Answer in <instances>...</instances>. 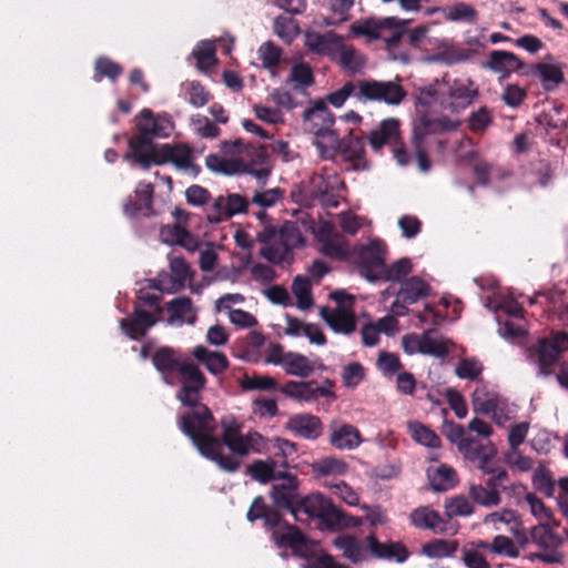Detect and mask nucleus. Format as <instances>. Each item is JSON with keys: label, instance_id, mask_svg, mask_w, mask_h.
Returning <instances> with one entry per match:
<instances>
[{"label": "nucleus", "instance_id": "obj_1", "mask_svg": "<svg viewBox=\"0 0 568 568\" xmlns=\"http://www.w3.org/2000/svg\"><path fill=\"white\" fill-rule=\"evenodd\" d=\"M293 516L298 521L316 518L327 530L356 528L363 523V518L344 513L320 493L301 497Z\"/></svg>", "mask_w": 568, "mask_h": 568}, {"label": "nucleus", "instance_id": "obj_2", "mask_svg": "<svg viewBox=\"0 0 568 568\" xmlns=\"http://www.w3.org/2000/svg\"><path fill=\"white\" fill-rule=\"evenodd\" d=\"M183 406L189 409L178 417V427L204 457L205 454L211 453V446L217 445L214 434L215 418L211 409L201 402Z\"/></svg>", "mask_w": 568, "mask_h": 568}, {"label": "nucleus", "instance_id": "obj_3", "mask_svg": "<svg viewBox=\"0 0 568 568\" xmlns=\"http://www.w3.org/2000/svg\"><path fill=\"white\" fill-rule=\"evenodd\" d=\"M566 351H568V333L551 331L549 336L538 338L528 346L526 354L529 363L537 368L538 375L546 377L555 373Z\"/></svg>", "mask_w": 568, "mask_h": 568}, {"label": "nucleus", "instance_id": "obj_4", "mask_svg": "<svg viewBox=\"0 0 568 568\" xmlns=\"http://www.w3.org/2000/svg\"><path fill=\"white\" fill-rule=\"evenodd\" d=\"M405 24H410L409 19L398 17L368 18L352 24L355 36L367 37L368 40H382L387 49L398 47L405 38Z\"/></svg>", "mask_w": 568, "mask_h": 568}, {"label": "nucleus", "instance_id": "obj_5", "mask_svg": "<svg viewBox=\"0 0 568 568\" xmlns=\"http://www.w3.org/2000/svg\"><path fill=\"white\" fill-rule=\"evenodd\" d=\"M220 149L224 155L234 156L235 161L243 162L244 170L241 171V174H251L260 181L266 180L271 174V169L267 166L268 146L244 144L241 139H236L221 142Z\"/></svg>", "mask_w": 568, "mask_h": 568}, {"label": "nucleus", "instance_id": "obj_6", "mask_svg": "<svg viewBox=\"0 0 568 568\" xmlns=\"http://www.w3.org/2000/svg\"><path fill=\"white\" fill-rule=\"evenodd\" d=\"M445 89L437 92V101L440 106L450 112L458 114L473 105L480 95L478 85L469 78L449 79L443 77Z\"/></svg>", "mask_w": 568, "mask_h": 568}, {"label": "nucleus", "instance_id": "obj_7", "mask_svg": "<svg viewBox=\"0 0 568 568\" xmlns=\"http://www.w3.org/2000/svg\"><path fill=\"white\" fill-rule=\"evenodd\" d=\"M460 125L459 120L450 119L446 115L436 119H429L424 115L419 120V125L413 129L410 146L415 152L418 168L422 172H428L432 162L425 148V138L432 133H443L456 131Z\"/></svg>", "mask_w": 568, "mask_h": 568}, {"label": "nucleus", "instance_id": "obj_8", "mask_svg": "<svg viewBox=\"0 0 568 568\" xmlns=\"http://www.w3.org/2000/svg\"><path fill=\"white\" fill-rule=\"evenodd\" d=\"M367 139L374 151H381L386 144L392 145L393 156L396 162L402 166H406L409 163V152L400 141L399 120L395 118L383 120L378 128L369 132Z\"/></svg>", "mask_w": 568, "mask_h": 568}, {"label": "nucleus", "instance_id": "obj_9", "mask_svg": "<svg viewBox=\"0 0 568 568\" xmlns=\"http://www.w3.org/2000/svg\"><path fill=\"white\" fill-rule=\"evenodd\" d=\"M305 130L327 144L338 142V132L333 129L335 116L324 100H316L311 108L303 112Z\"/></svg>", "mask_w": 568, "mask_h": 568}, {"label": "nucleus", "instance_id": "obj_10", "mask_svg": "<svg viewBox=\"0 0 568 568\" xmlns=\"http://www.w3.org/2000/svg\"><path fill=\"white\" fill-rule=\"evenodd\" d=\"M359 102H383L388 105L400 104L407 95L399 81L359 80L357 90Z\"/></svg>", "mask_w": 568, "mask_h": 568}, {"label": "nucleus", "instance_id": "obj_11", "mask_svg": "<svg viewBox=\"0 0 568 568\" xmlns=\"http://www.w3.org/2000/svg\"><path fill=\"white\" fill-rule=\"evenodd\" d=\"M386 253V244L378 239L358 246L356 260L361 275L371 282L382 280L383 273H385Z\"/></svg>", "mask_w": 568, "mask_h": 568}, {"label": "nucleus", "instance_id": "obj_12", "mask_svg": "<svg viewBox=\"0 0 568 568\" xmlns=\"http://www.w3.org/2000/svg\"><path fill=\"white\" fill-rule=\"evenodd\" d=\"M221 436L215 435L217 445L211 446V453L205 454L204 457L215 462L221 469L233 473L240 468L241 463L234 456L223 455L222 449L223 446L242 434V424L233 417H226L221 420Z\"/></svg>", "mask_w": 568, "mask_h": 568}, {"label": "nucleus", "instance_id": "obj_13", "mask_svg": "<svg viewBox=\"0 0 568 568\" xmlns=\"http://www.w3.org/2000/svg\"><path fill=\"white\" fill-rule=\"evenodd\" d=\"M176 399L181 405H194L202 399V392L206 386V377L199 366L190 358L180 367Z\"/></svg>", "mask_w": 568, "mask_h": 568}, {"label": "nucleus", "instance_id": "obj_14", "mask_svg": "<svg viewBox=\"0 0 568 568\" xmlns=\"http://www.w3.org/2000/svg\"><path fill=\"white\" fill-rule=\"evenodd\" d=\"M271 539L277 548H290L295 555L307 557L308 539L303 531L281 516L276 527L268 528Z\"/></svg>", "mask_w": 568, "mask_h": 568}, {"label": "nucleus", "instance_id": "obj_15", "mask_svg": "<svg viewBox=\"0 0 568 568\" xmlns=\"http://www.w3.org/2000/svg\"><path fill=\"white\" fill-rule=\"evenodd\" d=\"M277 479L281 483L274 484L271 490V497L276 509L288 510L292 515L295 513L298 500V480L295 475L280 474Z\"/></svg>", "mask_w": 568, "mask_h": 568}, {"label": "nucleus", "instance_id": "obj_16", "mask_svg": "<svg viewBox=\"0 0 568 568\" xmlns=\"http://www.w3.org/2000/svg\"><path fill=\"white\" fill-rule=\"evenodd\" d=\"M280 392L286 397L305 403L315 402L321 397L332 399L336 397L333 390H328L325 386H318L315 381H287L281 386Z\"/></svg>", "mask_w": 568, "mask_h": 568}, {"label": "nucleus", "instance_id": "obj_17", "mask_svg": "<svg viewBox=\"0 0 568 568\" xmlns=\"http://www.w3.org/2000/svg\"><path fill=\"white\" fill-rule=\"evenodd\" d=\"M130 152L125 154V159L133 160L144 170L152 164L161 165V145L158 148L153 143V139L133 135L128 141Z\"/></svg>", "mask_w": 568, "mask_h": 568}, {"label": "nucleus", "instance_id": "obj_18", "mask_svg": "<svg viewBox=\"0 0 568 568\" xmlns=\"http://www.w3.org/2000/svg\"><path fill=\"white\" fill-rule=\"evenodd\" d=\"M552 526L554 524H539L531 529L532 541L546 550L536 554L535 557L547 564L561 561V555L557 551L561 539L551 530Z\"/></svg>", "mask_w": 568, "mask_h": 568}, {"label": "nucleus", "instance_id": "obj_19", "mask_svg": "<svg viewBox=\"0 0 568 568\" xmlns=\"http://www.w3.org/2000/svg\"><path fill=\"white\" fill-rule=\"evenodd\" d=\"M136 134L150 139L168 138L173 129V123L166 115L154 116L152 111L143 109L134 119Z\"/></svg>", "mask_w": 568, "mask_h": 568}, {"label": "nucleus", "instance_id": "obj_20", "mask_svg": "<svg viewBox=\"0 0 568 568\" xmlns=\"http://www.w3.org/2000/svg\"><path fill=\"white\" fill-rule=\"evenodd\" d=\"M189 357L181 356L178 349L170 346H161L155 349L151 356L154 368L163 376V381L169 385H174L170 379V375L178 373L183 363H186Z\"/></svg>", "mask_w": 568, "mask_h": 568}, {"label": "nucleus", "instance_id": "obj_21", "mask_svg": "<svg viewBox=\"0 0 568 568\" xmlns=\"http://www.w3.org/2000/svg\"><path fill=\"white\" fill-rule=\"evenodd\" d=\"M154 189L149 182H139L135 190L134 196L129 197L123 205V212L129 217L151 216L153 212Z\"/></svg>", "mask_w": 568, "mask_h": 568}, {"label": "nucleus", "instance_id": "obj_22", "mask_svg": "<svg viewBox=\"0 0 568 568\" xmlns=\"http://www.w3.org/2000/svg\"><path fill=\"white\" fill-rule=\"evenodd\" d=\"M158 322L156 314H153L139 303H134L133 312L128 318L120 320V327L131 339H138L146 334Z\"/></svg>", "mask_w": 568, "mask_h": 568}, {"label": "nucleus", "instance_id": "obj_23", "mask_svg": "<svg viewBox=\"0 0 568 568\" xmlns=\"http://www.w3.org/2000/svg\"><path fill=\"white\" fill-rule=\"evenodd\" d=\"M317 241L321 243V252L331 258H342L348 253V243L345 237L335 232L334 226L324 222L320 225L316 233Z\"/></svg>", "mask_w": 568, "mask_h": 568}, {"label": "nucleus", "instance_id": "obj_24", "mask_svg": "<svg viewBox=\"0 0 568 568\" xmlns=\"http://www.w3.org/2000/svg\"><path fill=\"white\" fill-rule=\"evenodd\" d=\"M430 332L432 331H428L424 333L422 336L405 335L403 337V347L405 352L408 354L418 352L435 357L446 356L449 351L447 343L442 339L432 338L429 336Z\"/></svg>", "mask_w": 568, "mask_h": 568}, {"label": "nucleus", "instance_id": "obj_25", "mask_svg": "<svg viewBox=\"0 0 568 568\" xmlns=\"http://www.w3.org/2000/svg\"><path fill=\"white\" fill-rule=\"evenodd\" d=\"M285 427L295 436L307 440H315L323 433V423L320 417L310 413L292 415L287 419Z\"/></svg>", "mask_w": 568, "mask_h": 568}, {"label": "nucleus", "instance_id": "obj_26", "mask_svg": "<svg viewBox=\"0 0 568 568\" xmlns=\"http://www.w3.org/2000/svg\"><path fill=\"white\" fill-rule=\"evenodd\" d=\"M321 316L337 334L351 335L356 331L357 320L352 308L337 306L334 310L323 307Z\"/></svg>", "mask_w": 568, "mask_h": 568}, {"label": "nucleus", "instance_id": "obj_27", "mask_svg": "<svg viewBox=\"0 0 568 568\" xmlns=\"http://www.w3.org/2000/svg\"><path fill=\"white\" fill-rule=\"evenodd\" d=\"M166 162H172L178 169L186 171L193 176H196L201 171V168L193 162L191 149L185 144H178L174 146L170 144H162L161 164Z\"/></svg>", "mask_w": 568, "mask_h": 568}, {"label": "nucleus", "instance_id": "obj_28", "mask_svg": "<svg viewBox=\"0 0 568 568\" xmlns=\"http://www.w3.org/2000/svg\"><path fill=\"white\" fill-rule=\"evenodd\" d=\"M486 68L494 73L500 74V79H506L513 72L525 71V63L513 52L504 50H494L489 53Z\"/></svg>", "mask_w": 568, "mask_h": 568}, {"label": "nucleus", "instance_id": "obj_29", "mask_svg": "<svg viewBox=\"0 0 568 568\" xmlns=\"http://www.w3.org/2000/svg\"><path fill=\"white\" fill-rule=\"evenodd\" d=\"M410 524L422 530H432L434 534H444L447 530V520L437 510L428 506H419L409 514Z\"/></svg>", "mask_w": 568, "mask_h": 568}, {"label": "nucleus", "instance_id": "obj_30", "mask_svg": "<svg viewBox=\"0 0 568 568\" xmlns=\"http://www.w3.org/2000/svg\"><path fill=\"white\" fill-rule=\"evenodd\" d=\"M160 237L165 244L179 245L190 252L196 251L200 246L199 237L192 234L184 225H163L160 229Z\"/></svg>", "mask_w": 568, "mask_h": 568}, {"label": "nucleus", "instance_id": "obj_31", "mask_svg": "<svg viewBox=\"0 0 568 568\" xmlns=\"http://www.w3.org/2000/svg\"><path fill=\"white\" fill-rule=\"evenodd\" d=\"M246 519L250 523L262 519L263 527L268 530V528L276 527L281 523V513L278 509L266 505L263 496H256L246 513Z\"/></svg>", "mask_w": 568, "mask_h": 568}, {"label": "nucleus", "instance_id": "obj_32", "mask_svg": "<svg viewBox=\"0 0 568 568\" xmlns=\"http://www.w3.org/2000/svg\"><path fill=\"white\" fill-rule=\"evenodd\" d=\"M192 356L213 375H219L229 367V359L223 353L212 352L203 345L195 346Z\"/></svg>", "mask_w": 568, "mask_h": 568}, {"label": "nucleus", "instance_id": "obj_33", "mask_svg": "<svg viewBox=\"0 0 568 568\" xmlns=\"http://www.w3.org/2000/svg\"><path fill=\"white\" fill-rule=\"evenodd\" d=\"M537 74L545 90L550 91L565 81V75L558 65L538 62L529 67V70L523 71V74Z\"/></svg>", "mask_w": 568, "mask_h": 568}, {"label": "nucleus", "instance_id": "obj_34", "mask_svg": "<svg viewBox=\"0 0 568 568\" xmlns=\"http://www.w3.org/2000/svg\"><path fill=\"white\" fill-rule=\"evenodd\" d=\"M329 443L337 449L351 450L361 445L362 437L359 430L355 426L351 424H343L333 430Z\"/></svg>", "mask_w": 568, "mask_h": 568}, {"label": "nucleus", "instance_id": "obj_35", "mask_svg": "<svg viewBox=\"0 0 568 568\" xmlns=\"http://www.w3.org/2000/svg\"><path fill=\"white\" fill-rule=\"evenodd\" d=\"M312 474L316 478L328 476H343L348 470V464L338 457L326 456L311 464Z\"/></svg>", "mask_w": 568, "mask_h": 568}, {"label": "nucleus", "instance_id": "obj_36", "mask_svg": "<svg viewBox=\"0 0 568 568\" xmlns=\"http://www.w3.org/2000/svg\"><path fill=\"white\" fill-rule=\"evenodd\" d=\"M282 367L287 375L306 378L315 371L316 362H311L300 353L288 352Z\"/></svg>", "mask_w": 568, "mask_h": 568}, {"label": "nucleus", "instance_id": "obj_37", "mask_svg": "<svg viewBox=\"0 0 568 568\" xmlns=\"http://www.w3.org/2000/svg\"><path fill=\"white\" fill-rule=\"evenodd\" d=\"M430 286L420 277L412 276L402 282L398 296L404 303L414 304L419 298L428 296Z\"/></svg>", "mask_w": 568, "mask_h": 568}, {"label": "nucleus", "instance_id": "obj_38", "mask_svg": "<svg viewBox=\"0 0 568 568\" xmlns=\"http://www.w3.org/2000/svg\"><path fill=\"white\" fill-rule=\"evenodd\" d=\"M328 145L332 148H338L347 161H359L364 159V139L361 135H355L353 130H349L346 138L341 139L338 136L337 143Z\"/></svg>", "mask_w": 568, "mask_h": 568}, {"label": "nucleus", "instance_id": "obj_39", "mask_svg": "<svg viewBox=\"0 0 568 568\" xmlns=\"http://www.w3.org/2000/svg\"><path fill=\"white\" fill-rule=\"evenodd\" d=\"M261 442L262 435L255 430H250L245 435L241 434L225 446L233 455L244 457L251 452H258Z\"/></svg>", "mask_w": 568, "mask_h": 568}, {"label": "nucleus", "instance_id": "obj_40", "mask_svg": "<svg viewBox=\"0 0 568 568\" xmlns=\"http://www.w3.org/2000/svg\"><path fill=\"white\" fill-rule=\"evenodd\" d=\"M205 165L212 172L225 175L241 174V171L244 170L243 162L235 161L234 156H232V159H225L213 153L205 158Z\"/></svg>", "mask_w": 568, "mask_h": 568}, {"label": "nucleus", "instance_id": "obj_41", "mask_svg": "<svg viewBox=\"0 0 568 568\" xmlns=\"http://www.w3.org/2000/svg\"><path fill=\"white\" fill-rule=\"evenodd\" d=\"M458 549L456 540L433 539L422 546V554L428 558L452 557Z\"/></svg>", "mask_w": 568, "mask_h": 568}, {"label": "nucleus", "instance_id": "obj_42", "mask_svg": "<svg viewBox=\"0 0 568 568\" xmlns=\"http://www.w3.org/2000/svg\"><path fill=\"white\" fill-rule=\"evenodd\" d=\"M123 73L121 64L112 61L110 58L101 55L94 61L93 80L100 82L103 78H108L111 82H115Z\"/></svg>", "mask_w": 568, "mask_h": 568}, {"label": "nucleus", "instance_id": "obj_43", "mask_svg": "<svg viewBox=\"0 0 568 568\" xmlns=\"http://www.w3.org/2000/svg\"><path fill=\"white\" fill-rule=\"evenodd\" d=\"M495 448L496 447L490 442L484 444L474 437H469L467 440H463V443L459 444L458 452L465 459L471 463H477L481 456L488 454Z\"/></svg>", "mask_w": 568, "mask_h": 568}, {"label": "nucleus", "instance_id": "obj_44", "mask_svg": "<svg viewBox=\"0 0 568 568\" xmlns=\"http://www.w3.org/2000/svg\"><path fill=\"white\" fill-rule=\"evenodd\" d=\"M467 128L470 132L478 134L485 132L494 122L493 110L486 105L470 112L467 120Z\"/></svg>", "mask_w": 568, "mask_h": 568}, {"label": "nucleus", "instance_id": "obj_45", "mask_svg": "<svg viewBox=\"0 0 568 568\" xmlns=\"http://www.w3.org/2000/svg\"><path fill=\"white\" fill-rule=\"evenodd\" d=\"M410 437L418 444L429 448H438L440 446V438L438 435L423 425L422 423L414 422L408 424Z\"/></svg>", "mask_w": 568, "mask_h": 568}, {"label": "nucleus", "instance_id": "obj_46", "mask_svg": "<svg viewBox=\"0 0 568 568\" xmlns=\"http://www.w3.org/2000/svg\"><path fill=\"white\" fill-rule=\"evenodd\" d=\"M215 52V45L211 41H202L193 49L192 55L201 71H206L217 63Z\"/></svg>", "mask_w": 568, "mask_h": 568}, {"label": "nucleus", "instance_id": "obj_47", "mask_svg": "<svg viewBox=\"0 0 568 568\" xmlns=\"http://www.w3.org/2000/svg\"><path fill=\"white\" fill-rule=\"evenodd\" d=\"M468 494L473 503L486 508L498 506L501 500L499 491L489 490L481 484L470 485Z\"/></svg>", "mask_w": 568, "mask_h": 568}, {"label": "nucleus", "instance_id": "obj_48", "mask_svg": "<svg viewBox=\"0 0 568 568\" xmlns=\"http://www.w3.org/2000/svg\"><path fill=\"white\" fill-rule=\"evenodd\" d=\"M333 545L343 551V555L352 562L362 561V545L353 536H338L333 540Z\"/></svg>", "mask_w": 568, "mask_h": 568}, {"label": "nucleus", "instance_id": "obj_49", "mask_svg": "<svg viewBox=\"0 0 568 568\" xmlns=\"http://www.w3.org/2000/svg\"><path fill=\"white\" fill-rule=\"evenodd\" d=\"M480 547L509 558H517L519 556V549L514 540L504 535H497L491 544L481 542Z\"/></svg>", "mask_w": 568, "mask_h": 568}, {"label": "nucleus", "instance_id": "obj_50", "mask_svg": "<svg viewBox=\"0 0 568 568\" xmlns=\"http://www.w3.org/2000/svg\"><path fill=\"white\" fill-rule=\"evenodd\" d=\"M311 282L305 276H296L292 283V292L297 300V306L307 310L313 305Z\"/></svg>", "mask_w": 568, "mask_h": 568}, {"label": "nucleus", "instance_id": "obj_51", "mask_svg": "<svg viewBox=\"0 0 568 568\" xmlns=\"http://www.w3.org/2000/svg\"><path fill=\"white\" fill-rule=\"evenodd\" d=\"M312 68L304 62L295 63L290 72L287 82H293V89L307 88L314 84Z\"/></svg>", "mask_w": 568, "mask_h": 568}, {"label": "nucleus", "instance_id": "obj_52", "mask_svg": "<svg viewBox=\"0 0 568 568\" xmlns=\"http://www.w3.org/2000/svg\"><path fill=\"white\" fill-rule=\"evenodd\" d=\"M527 504L530 507L531 514L540 521V524H554L557 527L559 524L556 521L551 510L546 507L544 501L535 494L528 493L525 496Z\"/></svg>", "mask_w": 568, "mask_h": 568}, {"label": "nucleus", "instance_id": "obj_53", "mask_svg": "<svg viewBox=\"0 0 568 568\" xmlns=\"http://www.w3.org/2000/svg\"><path fill=\"white\" fill-rule=\"evenodd\" d=\"M456 481V471L448 465H440L430 479V486L435 491H445Z\"/></svg>", "mask_w": 568, "mask_h": 568}, {"label": "nucleus", "instance_id": "obj_54", "mask_svg": "<svg viewBox=\"0 0 568 568\" xmlns=\"http://www.w3.org/2000/svg\"><path fill=\"white\" fill-rule=\"evenodd\" d=\"M166 311L169 313V323L182 322L192 312V300L187 296L173 298L166 303Z\"/></svg>", "mask_w": 568, "mask_h": 568}, {"label": "nucleus", "instance_id": "obj_55", "mask_svg": "<svg viewBox=\"0 0 568 568\" xmlns=\"http://www.w3.org/2000/svg\"><path fill=\"white\" fill-rule=\"evenodd\" d=\"M191 124L195 133L202 139H215L220 135L221 129L207 116L195 114L191 116Z\"/></svg>", "mask_w": 568, "mask_h": 568}, {"label": "nucleus", "instance_id": "obj_56", "mask_svg": "<svg viewBox=\"0 0 568 568\" xmlns=\"http://www.w3.org/2000/svg\"><path fill=\"white\" fill-rule=\"evenodd\" d=\"M332 185L324 176H317L313 180L312 196L322 202L326 206L335 207L338 205L337 200L332 194Z\"/></svg>", "mask_w": 568, "mask_h": 568}, {"label": "nucleus", "instance_id": "obj_57", "mask_svg": "<svg viewBox=\"0 0 568 568\" xmlns=\"http://www.w3.org/2000/svg\"><path fill=\"white\" fill-rule=\"evenodd\" d=\"M278 237L281 245L286 247L290 252L292 248L304 245V239L300 229L294 223H285L278 230Z\"/></svg>", "mask_w": 568, "mask_h": 568}, {"label": "nucleus", "instance_id": "obj_58", "mask_svg": "<svg viewBox=\"0 0 568 568\" xmlns=\"http://www.w3.org/2000/svg\"><path fill=\"white\" fill-rule=\"evenodd\" d=\"M359 87V80L356 82L347 81L343 84V87L334 92H331L326 95V102L332 104L335 108L342 106L345 101L353 97L358 101L357 90Z\"/></svg>", "mask_w": 568, "mask_h": 568}, {"label": "nucleus", "instance_id": "obj_59", "mask_svg": "<svg viewBox=\"0 0 568 568\" xmlns=\"http://www.w3.org/2000/svg\"><path fill=\"white\" fill-rule=\"evenodd\" d=\"M273 28L274 32L286 42H291L300 32L296 20L286 16L275 18Z\"/></svg>", "mask_w": 568, "mask_h": 568}, {"label": "nucleus", "instance_id": "obj_60", "mask_svg": "<svg viewBox=\"0 0 568 568\" xmlns=\"http://www.w3.org/2000/svg\"><path fill=\"white\" fill-rule=\"evenodd\" d=\"M250 476L260 481L261 484H267L273 479H277L275 475L274 464L267 463L261 459L254 460L247 468Z\"/></svg>", "mask_w": 568, "mask_h": 568}, {"label": "nucleus", "instance_id": "obj_61", "mask_svg": "<svg viewBox=\"0 0 568 568\" xmlns=\"http://www.w3.org/2000/svg\"><path fill=\"white\" fill-rule=\"evenodd\" d=\"M265 336L261 332L251 331L245 339L243 346V358L247 362L258 361V351L264 345Z\"/></svg>", "mask_w": 568, "mask_h": 568}, {"label": "nucleus", "instance_id": "obj_62", "mask_svg": "<svg viewBox=\"0 0 568 568\" xmlns=\"http://www.w3.org/2000/svg\"><path fill=\"white\" fill-rule=\"evenodd\" d=\"M345 387L355 388L365 377V368L358 362H353L343 367L341 374Z\"/></svg>", "mask_w": 568, "mask_h": 568}, {"label": "nucleus", "instance_id": "obj_63", "mask_svg": "<svg viewBox=\"0 0 568 568\" xmlns=\"http://www.w3.org/2000/svg\"><path fill=\"white\" fill-rule=\"evenodd\" d=\"M473 513V504L463 495L450 498L445 505V514L448 518L456 516H469Z\"/></svg>", "mask_w": 568, "mask_h": 568}, {"label": "nucleus", "instance_id": "obj_64", "mask_svg": "<svg viewBox=\"0 0 568 568\" xmlns=\"http://www.w3.org/2000/svg\"><path fill=\"white\" fill-rule=\"evenodd\" d=\"M187 101L195 108L204 106L212 95L199 81H192L186 87Z\"/></svg>", "mask_w": 568, "mask_h": 568}]
</instances>
